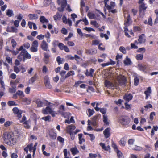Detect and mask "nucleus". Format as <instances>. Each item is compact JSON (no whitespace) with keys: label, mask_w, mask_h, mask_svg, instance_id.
Masks as SVG:
<instances>
[{"label":"nucleus","mask_w":158,"mask_h":158,"mask_svg":"<svg viewBox=\"0 0 158 158\" xmlns=\"http://www.w3.org/2000/svg\"><path fill=\"white\" fill-rule=\"evenodd\" d=\"M2 138L5 143L9 145H14L16 143V137L13 134L5 132L2 135Z\"/></svg>","instance_id":"obj_1"},{"label":"nucleus","mask_w":158,"mask_h":158,"mask_svg":"<svg viewBox=\"0 0 158 158\" xmlns=\"http://www.w3.org/2000/svg\"><path fill=\"white\" fill-rule=\"evenodd\" d=\"M21 55L23 56V61H24L26 59H30L31 58V56L29 54L25 49H23V46H21L19 48V51H21Z\"/></svg>","instance_id":"obj_2"},{"label":"nucleus","mask_w":158,"mask_h":158,"mask_svg":"<svg viewBox=\"0 0 158 158\" xmlns=\"http://www.w3.org/2000/svg\"><path fill=\"white\" fill-rule=\"evenodd\" d=\"M119 122L122 125L126 126L129 124L130 119L127 116H124L120 118Z\"/></svg>","instance_id":"obj_3"},{"label":"nucleus","mask_w":158,"mask_h":158,"mask_svg":"<svg viewBox=\"0 0 158 158\" xmlns=\"http://www.w3.org/2000/svg\"><path fill=\"white\" fill-rule=\"evenodd\" d=\"M105 86L109 89H114V88H117L118 85L117 84H113L110 81L106 80L105 81Z\"/></svg>","instance_id":"obj_4"},{"label":"nucleus","mask_w":158,"mask_h":158,"mask_svg":"<svg viewBox=\"0 0 158 158\" xmlns=\"http://www.w3.org/2000/svg\"><path fill=\"white\" fill-rule=\"evenodd\" d=\"M117 79L120 85L123 87L125 86L126 80L124 76L122 75L118 76L117 77Z\"/></svg>","instance_id":"obj_5"},{"label":"nucleus","mask_w":158,"mask_h":158,"mask_svg":"<svg viewBox=\"0 0 158 158\" xmlns=\"http://www.w3.org/2000/svg\"><path fill=\"white\" fill-rule=\"evenodd\" d=\"M58 3L61 6V7L58 8V10L60 12H62L66 6L67 2L66 0H58Z\"/></svg>","instance_id":"obj_6"},{"label":"nucleus","mask_w":158,"mask_h":158,"mask_svg":"<svg viewBox=\"0 0 158 158\" xmlns=\"http://www.w3.org/2000/svg\"><path fill=\"white\" fill-rule=\"evenodd\" d=\"M39 44L37 40L34 41L30 48L31 51L33 52H36L38 51V47Z\"/></svg>","instance_id":"obj_7"},{"label":"nucleus","mask_w":158,"mask_h":158,"mask_svg":"<svg viewBox=\"0 0 158 158\" xmlns=\"http://www.w3.org/2000/svg\"><path fill=\"white\" fill-rule=\"evenodd\" d=\"M137 68L139 70L145 73H147L148 70L149 69L147 65L142 64H139L138 65Z\"/></svg>","instance_id":"obj_8"},{"label":"nucleus","mask_w":158,"mask_h":158,"mask_svg":"<svg viewBox=\"0 0 158 158\" xmlns=\"http://www.w3.org/2000/svg\"><path fill=\"white\" fill-rule=\"evenodd\" d=\"M44 79V83L46 88L49 89H52V87L50 84L49 77L48 76H46L45 77Z\"/></svg>","instance_id":"obj_9"},{"label":"nucleus","mask_w":158,"mask_h":158,"mask_svg":"<svg viewBox=\"0 0 158 158\" xmlns=\"http://www.w3.org/2000/svg\"><path fill=\"white\" fill-rule=\"evenodd\" d=\"M138 41L140 44H144L146 41V36L144 34H142L139 36Z\"/></svg>","instance_id":"obj_10"},{"label":"nucleus","mask_w":158,"mask_h":158,"mask_svg":"<svg viewBox=\"0 0 158 158\" xmlns=\"http://www.w3.org/2000/svg\"><path fill=\"white\" fill-rule=\"evenodd\" d=\"M52 109L50 106H47L45 108L42 110V113L43 114H47L52 112Z\"/></svg>","instance_id":"obj_11"},{"label":"nucleus","mask_w":158,"mask_h":158,"mask_svg":"<svg viewBox=\"0 0 158 158\" xmlns=\"http://www.w3.org/2000/svg\"><path fill=\"white\" fill-rule=\"evenodd\" d=\"M12 110L14 113L16 114L17 115V117L19 118H20L21 117L22 111L19 110L17 107H14L13 109Z\"/></svg>","instance_id":"obj_12"},{"label":"nucleus","mask_w":158,"mask_h":158,"mask_svg":"<svg viewBox=\"0 0 158 158\" xmlns=\"http://www.w3.org/2000/svg\"><path fill=\"white\" fill-rule=\"evenodd\" d=\"M76 128L75 126L74 125H69L67 127L66 131L68 133H69L70 135L73 134L72 131Z\"/></svg>","instance_id":"obj_13"},{"label":"nucleus","mask_w":158,"mask_h":158,"mask_svg":"<svg viewBox=\"0 0 158 158\" xmlns=\"http://www.w3.org/2000/svg\"><path fill=\"white\" fill-rule=\"evenodd\" d=\"M41 47L44 51H47L48 48V44L45 40H43L42 41L41 44Z\"/></svg>","instance_id":"obj_14"},{"label":"nucleus","mask_w":158,"mask_h":158,"mask_svg":"<svg viewBox=\"0 0 158 158\" xmlns=\"http://www.w3.org/2000/svg\"><path fill=\"white\" fill-rule=\"evenodd\" d=\"M110 129L109 128H107L103 131V134L106 138H108L110 135Z\"/></svg>","instance_id":"obj_15"},{"label":"nucleus","mask_w":158,"mask_h":158,"mask_svg":"<svg viewBox=\"0 0 158 158\" xmlns=\"http://www.w3.org/2000/svg\"><path fill=\"white\" fill-rule=\"evenodd\" d=\"M33 143H31L30 144L27 145V146L24 149V150L26 152V153H28V151H29L30 152H31L32 151H33Z\"/></svg>","instance_id":"obj_16"},{"label":"nucleus","mask_w":158,"mask_h":158,"mask_svg":"<svg viewBox=\"0 0 158 158\" xmlns=\"http://www.w3.org/2000/svg\"><path fill=\"white\" fill-rule=\"evenodd\" d=\"M151 89L150 87L147 88V90L145 91L144 94L145 95V99H147L148 97L150 96L151 93Z\"/></svg>","instance_id":"obj_17"},{"label":"nucleus","mask_w":158,"mask_h":158,"mask_svg":"<svg viewBox=\"0 0 158 158\" xmlns=\"http://www.w3.org/2000/svg\"><path fill=\"white\" fill-rule=\"evenodd\" d=\"M70 151L72 154L73 156L79 153V151L76 147L71 148L70 149Z\"/></svg>","instance_id":"obj_18"},{"label":"nucleus","mask_w":158,"mask_h":158,"mask_svg":"<svg viewBox=\"0 0 158 158\" xmlns=\"http://www.w3.org/2000/svg\"><path fill=\"white\" fill-rule=\"evenodd\" d=\"M85 52L88 55H93L97 53V50L95 49H91L86 50Z\"/></svg>","instance_id":"obj_19"},{"label":"nucleus","mask_w":158,"mask_h":158,"mask_svg":"<svg viewBox=\"0 0 158 158\" xmlns=\"http://www.w3.org/2000/svg\"><path fill=\"white\" fill-rule=\"evenodd\" d=\"M133 98V96L131 94H125L123 97L124 99L126 101L128 102L131 100Z\"/></svg>","instance_id":"obj_20"},{"label":"nucleus","mask_w":158,"mask_h":158,"mask_svg":"<svg viewBox=\"0 0 158 158\" xmlns=\"http://www.w3.org/2000/svg\"><path fill=\"white\" fill-rule=\"evenodd\" d=\"M24 127L26 129H30L31 127V121L30 120H27L23 123Z\"/></svg>","instance_id":"obj_21"},{"label":"nucleus","mask_w":158,"mask_h":158,"mask_svg":"<svg viewBox=\"0 0 158 158\" xmlns=\"http://www.w3.org/2000/svg\"><path fill=\"white\" fill-rule=\"evenodd\" d=\"M115 6V2H110V5H107L106 7L108 10H110L114 8Z\"/></svg>","instance_id":"obj_22"},{"label":"nucleus","mask_w":158,"mask_h":158,"mask_svg":"<svg viewBox=\"0 0 158 158\" xmlns=\"http://www.w3.org/2000/svg\"><path fill=\"white\" fill-rule=\"evenodd\" d=\"M100 145L102 147V148L105 151H108L110 149V146L108 145L107 146H105L104 143H99Z\"/></svg>","instance_id":"obj_23"},{"label":"nucleus","mask_w":158,"mask_h":158,"mask_svg":"<svg viewBox=\"0 0 158 158\" xmlns=\"http://www.w3.org/2000/svg\"><path fill=\"white\" fill-rule=\"evenodd\" d=\"M123 63L125 65H131L132 64V62L130 59L128 58L127 56H126Z\"/></svg>","instance_id":"obj_24"},{"label":"nucleus","mask_w":158,"mask_h":158,"mask_svg":"<svg viewBox=\"0 0 158 158\" xmlns=\"http://www.w3.org/2000/svg\"><path fill=\"white\" fill-rule=\"evenodd\" d=\"M103 121L106 125L108 126L109 125V121L107 115L106 114H104L103 116Z\"/></svg>","instance_id":"obj_25"},{"label":"nucleus","mask_w":158,"mask_h":158,"mask_svg":"<svg viewBox=\"0 0 158 158\" xmlns=\"http://www.w3.org/2000/svg\"><path fill=\"white\" fill-rule=\"evenodd\" d=\"M126 143V139L124 137L122 138L119 141V144L122 146H124Z\"/></svg>","instance_id":"obj_26"},{"label":"nucleus","mask_w":158,"mask_h":158,"mask_svg":"<svg viewBox=\"0 0 158 158\" xmlns=\"http://www.w3.org/2000/svg\"><path fill=\"white\" fill-rule=\"evenodd\" d=\"M63 153L64 156V158H70L68 156V155H70V152L67 149H64L63 150Z\"/></svg>","instance_id":"obj_27"},{"label":"nucleus","mask_w":158,"mask_h":158,"mask_svg":"<svg viewBox=\"0 0 158 158\" xmlns=\"http://www.w3.org/2000/svg\"><path fill=\"white\" fill-rule=\"evenodd\" d=\"M6 14L9 17L13 16L14 15L13 10L10 9H8L6 10Z\"/></svg>","instance_id":"obj_28"},{"label":"nucleus","mask_w":158,"mask_h":158,"mask_svg":"<svg viewBox=\"0 0 158 158\" xmlns=\"http://www.w3.org/2000/svg\"><path fill=\"white\" fill-rule=\"evenodd\" d=\"M40 22L43 23H48L49 22L48 20L44 16H41L40 18Z\"/></svg>","instance_id":"obj_29"},{"label":"nucleus","mask_w":158,"mask_h":158,"mask_svg":"<svg viewBox=\"0 0 158 158\" xmlns=\"http://www.w3.org/2000/svg\"><path fill=\"white\" fill-rule=\"evenodd\" d=\"M131 18L130 17V15L128 14L127 20L126 22L124 23V25L126 26H128L131 23Z\"/></svg>","instance_id":"obj_30"},{"label":"nucleus","mask_w":158,"mask_h":158,"mask_svg":"<svg viewBox=\"0 0 158 158\" xmlns=\"http://www.w3.org/2000/svg\"><path fill=\"white\" fill-rule=\"evenodd\" d=\"M56 61L59 65L63 63L64 62V59H61L60 56H58L56 58Z\"/></svg>","instance_id":"obj_31"},{"label":"nucleus","mask_w":158,"mask_h":158,"mask_svg":"<svg viewBox=\"0 0 158 158\" xmlns=\"http://www.w3.org/2000/svg\"><path fill=\"white\" fill-rule=\"evenodd\" d=\"M28 17L30 19H35L38 18V16L36 14H29Z\"/></svg>","instance_id":"obj_32"},{"label":"nucleus","mask_w":158,"mask_h":158,"mask_svg":"<svg viewBox=\"0 0 158 158\" xmlns=\"http://www.w3.org/2000/svg\"><path fill=\"white\" fill-rule=\"evenodd\" d=\"M37 77V75L35 74V75L31 78L29 81V82L30 84H32L36 80Z\"/></svg>","instance_id":"obj_33"},{"label":"nucleus","mask_w":158,"mask_h":158,"mask_svg":"<svg viewBox=\"0 0 158 158\" xmlns=\"http://www.w3.org/2000/svg\"><path fill=\"white\" fill-rule=\"evenodd\" d=\"M83 135L82 134H80L78 135L79 139V143L81 144L83 142L85 141L84 138H82Z\"/></svg>","instance_id":"obj_34"},{"label":"nucleus","mask_w":158,"mask_h":158,"mask_svg":"<svg viewBox=\"0 0 158 158\" xmlns=\"http://www.w3.org/2000/svg\"><path fill=\"white\" fill-rule=\"evenodd\" d=\"M141 4L140 6V11L145 10L147 8V6H146V4L144 3Z\"/></svg>","instance_id":"obj_35"},{"label":"nucleus","mask_w":158,"mask_h":158,"mask_svg":"<svg viewBox=\"0 0 158 158\" xmlns=\"http://www.w3.org/2000/svg\"><path fill=\"white\" fill-rule=\"evenodd\" d=\"M116 152L118 158H124V156L122 152L119 150H117Z\"/></svg>","instance_id":"obj_36"},{"label":"nucleus","mask_w":158,"mask_h":158,"mask_svg":"<svg viewBox=\"0 0 158 158\" xmlns=\"http://www.w3.org/2000/svg\"><path fill=\"white\" fill-rule=\"evenodd\" d=\"M75 74L74 72L73 71H69L65 76V78L66 79L69 76L71 75H74Z\"/></svg>","instance_id":"obj_37"},{"label":"nucleus","mask_w":158,"mask_h":158,"mask_svg":"<svg viewBox=\"0 0 158 158\" xmlns=\"http://www.w3.org/2000/svg\"><path fill=\"white\" fill-rule=\"evenodd\" d=\"M62 15L57 12L56 14L54 16V19L55 20L60 19Z\"/></svg>","instance_id":"obj_38"},{"label":"nucleus","mask_w":158,"mask_h":158,"mask_svg":"<svg viewBox=\"0 0 158 158\" xmlns=\"http://www.w3.org/2000/svg\"><path fill=\"white\" fill-rule=\"evenodd\" d=\"M88 16L90 19H94L96 17L94 13L90 12L88 13Z\"/></svg>","instance_id":"obj_39"},{"label":"nucleus","mask_w":158,"mask_h":158,"mask_svg":"<svg viewBox=\"0 0 158 158\" xmlns=\"http://www.w3.org/2000/svg\"><path fill=\"white\" fill-rule=\"evenodd\" d=\"M58 113L59 114H60L62 116L64 117V118H66L68 114L66 112H64L60 110L58 111Z\"/></svg>","instance_id":"obj_40"},{"label":"nucleus","mask_w":158,"mask_h":158,"mask_svg":"<svg viewBox=\"0 0 158 158\" xmlns=\"http://www.w3.org/2000/svg\"><path fill=\"white\" fill-rule=\"evenodd\" d=\"M136 59L138 60H141L143 58V55L141 54H137L135 56Z\"/></svg>","instance_id":"obj_41"},{"label":"nucleus","mask_w":158,"mask_h":158,"mask_svg":"<svg viewBox=\"0 0 158 158\" xmlns=\"http://www.w3.org/2000/svg\"><path fill=\"white\" fill-rule=\"evenodd\" d=\"M16 94L19 95L20 98H23L24 96V94L23 92L20 90H18L16 92Z\"/></svg>","instance_id":"obj_42"},{"label":"nucleus","mask_w":158,"mask_h":158,"mask_svg":"<svg viewBox=\"0 0 158 158\" xmlns=\"http://www.w3.org/2000/svg\"><path fill=\"white\" fill-rule=\"evenodd\" d=\"M49 135L52 139H56V133L50 132L49 133Z\"/></svg>","instance_id":"obj_43"},{"label":"nucleus","mask_w":158,"mask_h":158,"mask_svg":"<svg viewBox=\"0 0 158 158\" xmlns=\"http://www.w3.org/2000/svg\"><path fill=\"white\" fill-rule=\"evenodd\" d=\"M51 119V117L50 116L48 115L44 117L41 118V119L44 120L45 121H50Z\"/></svg>","instance_id":"obj_44"},{"label":"nucleus","mask_w":158,"mask_h":158,"mask_svg":"<svg viewBox=\"0 0 158 158\" xmlns=\"http://www.w3.org/2000/svg\"><path fill=\"white\" fill-rule=\"evenodd\" d=\"M57 140L60 142V143L63 144L64 142V139L60 136H58L57 138Z\"/></svg>","instance_id":"obj_45"},{"label":"nucleus","mask_w":158,"mask_h":158,"mask_svg":"<svg viewBox=\"0 0 158 158\" xmlns=\"http://www.w3.org/2000/svg\"><path fill=\"white\" fill-rule=\"evenodd\" d=\"M94 71V69L92 68L90 69L89 72V75H88V76H90L91 77H92L93 76Z\"/></svg>","instance_id":"obj_46"},{"label":"nucleus","mask_w":158,"mask_h":158,"mask_svg":"<svg viewBox=\"0 0 158 158\" xmlns=\"http://www.w3.org/2000/svg\"><path fill=\"white\" fill-rule=\"evenodd\" d=\"M120 51L124 54L126 53V51L125 48L123 46H121L119 47Z\"/></svg>","instance_id":"obj_47"},{"label":"nucleus","mask_w":158,"mask_h":158,"mask_svg":"<svg viewBox=\"0 0 158 158\" xmlns=\"http://www.w3.org/2000/svg\"><path fill=\"white\" fill-rule=\"evenodd\" d=\"M107 109L105 108H101L100 109L99 111L102 114H105L106 112Z\"/></svg>","instance_id":"obj_48"},{"label":"nucleus","mask_w":158,"mask_h":158,"mask_svg":"<svg viewBox=\"0 0 158 158\" xmlns=\"http://www.w3.org/2000/svg\"><path fill=\"white\" fill-rule=\"evenodd\" d=\"M91 24L93 25L94 26L98 28L99 27V25L96 21H91Z\"/></svg>","instance_id":"obj_49"},{"label":"nucleus","mask_w":158,"mask_h":158,"mask_svg":"<svg viewBox=\"0 0 158 158\" xmlns=\"http://www.w3.org/2000/svg\"><path fill=\"white\" fill-rule=\"evenodd\" d=\"M36 103L37 106L39 107H41L42 106L43 103V102L39 99H37L36 101Z\"/></svg>","instance_id":"obj_50"},{"label":"nucleus","mask_w":158,"mask_h":158,"mask_svg":"<svg viewBox=\"0 0 158 158\" xmlns=\"http://www.w3.org/2000/svg\"><path fill=\"white\" fill-rule=\"evenodd\" d=\"M88 126L87 128V130L88 131L93 130V128H92V127L90 125V123H91V121L89 120H88Z\"/></svg>","instance_id":"obj_51"},{"label":"nucleus","mask_w":158,"mask_h":158,"mask_svg":"<svg viewBox=\"0 0 158 158\" xmlns=\"http://www.w3.org/2000/svg\"><path fill=\"white\" fill-rule=\"evenodd\" d=\"M84 82V81H76L75 82V84L74 85V86L75 87H78L79 85L81 84V83Z\"/></svg>","instance_id":"obj_52"},{"label":"nucleus","mask_w":158,"mask_h":158,"mask_svg":"<svg viewBox=\"0 0 158 158\" xmlns=\"http://www.w3.org/2000/svg\"><path fill=\"white\" fill-rule=\"evenodd\" d=\"M16 17H17V20L19 21L20 22L21 20L23 18V16L22 14H19V15H17V16H16Z\"/></svg>","instance_id":"obj_53"},{"label":"nucleus","mask_w":158,"mask_h":158,"mask_svg":"<svg viewBox=\"0 0 158 158\" xmlns=\"http://www.w3.org/2000/svg\"><path fill=\"white\" fill-rule=\"evenodd\" d=\"M81 12H82L83 11V10H84L83 7L85 6V3L83 1H81Z\"/></svg>","instance_id":"obj_54"},{"label":"nucleus","mask_w":158,"mask_h":158,"mask_svg":"<svg viewBox=\"0 0 158 158\" xmlns=\"http://www.w3.org/2000/svg\"><path fill=\"white\" fill-rule=\"evenodd\" d=\"M85 36L86 37H90L94 39H96L97 38V37L94 35H91V34H85Z\"/></svg>","instance_id":"obj_55"},{"label":"nucleus","mask_w":158,"mask_h":158,"mask_svg":"<svg viewBox=\"0 0 158 158\" xmlns=\"http://www.w3.org/2000/svg\"><path fill=\"white\" fill-rule=\"evenodd\" d=\"M0 84L2 86V88H3V90L5 89V85L4 82L2 78H0Z\"/></svg>","instance_id":"obj_56"},{"label":"nucleus","mask_w":158,"mask_h":158,"mask_svg":"<svg viewBox=\"0 0 158 158\" xmlns=\"http://www.w3.org/2000/svg\"><path fill=\"white\" fill-rule=\"evenodd\" d=\"M88 110L89 113V117L91 116L92 115H93V114L94 113V110L93 109L91 110V109H88Z\"/></svg>","instance_id":"obj_57"},{"label":"nucleus","mask_w":158,"mask_h":158,"mask_svg":"<svg viewBox=\"0 0 158 158\" xmlns=\"http://www.w3.org/2000/svg\"><path fill=\"white\" fill-rule=\"evenodd\" d=\"M64 46L63 43H59L58 44V46L59 48L61 50H63L64 49Z\"/></svg>","instance_id":"obj_58"},{"label":"nucleus","mask_w":158,"mask_h":158,"mask_svg":"<svg viewBox=\"0 0 158 158\" xmlns=\"http://www.w3.org/2000/svg\"><path fill=\"white\" fill-rule=\"evenodd\" d=\"M84 29L86 30L89 32H90L91 31H95V30L94 29L91 27H85L84 28Z\"/></svg>","instance_id":"obj_59"},{"label":"nucleus","mask_w":158,"mask_h":158,"mask_svg":"<svg viewBox=\"0 0 158 158\" xmlns=\"http://www.w3.org/2000/svg\"><path fill=\"white\" fill-rule=\"evenodd\" d=\"M133 149L136 151H141L142 149V148L140 147L135 145L133 148Z\"/></svg>","instance_id":"obj_60"},{"label":"nucleus","mask_w":158,"mask_h":158,"mask_svg":"<svg viewBox=\"0 0 158 158\" xmlns=\"http://www.w3.org/2000/svg\"><path fill=\"white\" fill-rule=\"evenodd\" d=\"M23 102H26L27 104H29L30 103V100L27 98H23L22 99Z\"/></svg>","instance_id":"obj_61"},{"label":"nucleus","mask_w":158,"mask_h":158,"mask_svg":"<svg viewBox=\"0 0 158 158\" xmlns=\"http://www.w3.org/2000/svg\"><path fill=\"white\" fill-rule=\"evenodd\" d=\"M12 124V122L10 121H7L5 122L4 126L5 127H7L10 126Z\"/></svg>","instance_id":"obj_62"},{"label":"nucleus","mask_w":158,"mask_h":158,"mask_svg":"<svg viewBox=\"0 0 158 158\" xmlns=\"http://www.w3.org/2000/svg\"><path fill=\"white\" fill-rule=\"evenodd\" d=\"M97 157L96 154H94L92 153H89V156L88 158H96Z\"/></svg>","instance_id":"obj_63"},{"label":"nucleus","mask_w":158,"mask_h":158,"mask_svg":"<svg viewBox=\"0 0 158 158\" xmlns=\"http://www.w3.org/2000/svg\"><path fill=\"white\" fill-rule=\"evenodd\" d=\"M134 84L136 86H137L138 85L139 82V79L137 77H135L134 79Z\"/></svg>","instance_id":"obj_64"}]
</instances>
